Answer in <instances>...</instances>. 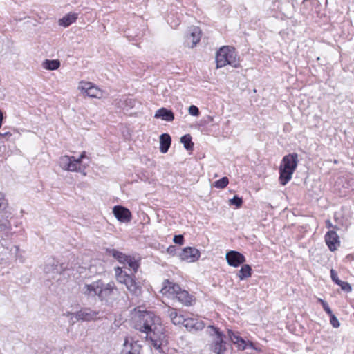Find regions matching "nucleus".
Segmentation results:
<instances>
[{"mask_svg": "<svg viewBox=\"0 0 354 354\" xmlns=\"http://www.w3.org/2000/svg\"><path fill=\"white\" fill-rule=\"evenodd\" d=\"M136 329L146 334L145 338L159 352H162V346L167 344L165 328L161 319L151 311H141L136 315Z\"/></svg>", "mask_w": 354, "mask_h": 354, "instance_id": "obj_1", "label": "nucleus"}, {"mask_svg": "<svg viewBox=\"0 0 354 354\" xmlns=\"http://www.w3.org/2000/svg\"><path fill=\"white\" fill-rule=\"evenodd\" d=\"M81 292L88 297H97L103 304L112 306L120 297V292L113 281L104 283L97 280L80 288Z\"/></svg>", "mask_w": 354, "mask_h": 354, "instance_id": "obj_2", "label": "nucleus"}, {"mask_svg": "<svg viewBox=\"0 0 354 354\" xmlns=\"http://www.w3.org/2000/svg\"><path fill=\"white\" fill-rule=\"evenodd\" d=\"M298 155L292 153L285 156L280 166L279 180L281 185H285L292 178V175L297 168Z\"/></svg>", "mask_w": 354, "mask_h": 354, "instance_id": "obj_3", "label": "nucleus"}, {"mask_svg": "<svg viewBox=\"0 0 354 354\" xmlns=\"http://www.w3.org/2000/svg\"><path fill=\"white\" fill-rule=\"evenodd\" d=\"M216 62L217 68H222L227 64L237 68L239 65L234 48L229 46H223L219 49L216 55Z\"/></svg>", "mask_w": 354, "mask_h": 354, "instance_id": "obj_4", "label": "nucleus"}, {"mask_svg": "<svg viewBox=\"0 0 354 354\" xmlns=\"http://www.w3.org/2000/svg\"><path fill=\"white\" fill-rule=\"evenodd\" d=\"M207 333L211 336L210 350L216 354H223L226 350V342L223 340V335L213 326H209Z\"/></svg>", "mask_w": 354, "mask_h": 354, "instance_id": "obj_5", "label": "nucleus"}, {"mask_svg": "<svg viewBox=\"0 0 354 354\" xmlns=\"http://www.w3.org/2000/svg\"><path fill=\"white\" fill-rule=\"evenodd\" d=\"M59 165L64 169L69 171H78L80 170L79 160L74 156H64L59 159Z\"/></svg>", "mask_w": 354, "mask_h": 354, "instance_id": "obj_6", "label": "nucleus"}, {"mask_svg": "<svg viewBox=\"0 0 354 354\" xmlns=\"http://www.w3.org/2000/svg\"><path fill=\"white\" fill-rule=\"evenodd\" d=\"M3 198V194H0V200ZM8 205L7 203L3 200L0 201V209L3 210L1 218H0V229L1 230H8L11 227V224L10 222V218H12L11 212L6 210Z\"/></svg>", "mask_w": 354, "mask_h": 354, "instance_id": "obj_7", "label": "nucleus"}, {"mask_svg": "<svg viewBox=\"0 0 354 354\" xmlns=\"http://www.w3.org/2000/svg\"><path fill=\"white\" fill-rule=\"evenodd\" d=\"M78 88L90 97L100 98L102 95L101 90L88 82H80Z\"/></svg>", "mask_w": 354, "mask_h": 354, "instance_id": "obj_8", "label": "nucleus"}, {"mask_svg": "<svg viewBox=\"0 0 354 354\" xmlns=\"http://www.w3.org/2000/svg\"><path fill=\"white\" fill-rule=\"evenodd\" d=\"M121 353L122 354H142V348L138 342L126 338Z\"/></svg>", "mask_w": 354, "mask_h": 354, "instance_id": "obj_9", "label": "nucleus"}, {"mask_svg": "<svg viewBox=\"0 0 354 354\" xmlns=\"http://www.w3.org/2000/svg\"><path fill=\"white\" fill-rule=\"evenodd\" d=\"M179 257L182 261L194 262L199 259L200 252L195 248L187 247L182 250Z\"/></svg>", "mask_w": 354, "mask_h": 354, "instance_id": "obj_10", "label": "nucleus"}, {"mask_svg": "<svg viewBox=\"0 0 354 354\" xmlns=\"http://www.w3.org/2000/svg\"><path fill=\"white\" fill-rule=\"evenodd\" d=\"M225 259L227 263L233 267H238L245 261V257L240 252L234 250L227 252Z\"/></svg>", "mask_w": 354, "mask_h": 354, "instance_id": "obj_11", "label": "nucleus"}, {"mask_svg": "<svg viewBox=\"0 0 354 354\" xmlns=\"http://www.w3.org/2000/svg\"><path fill=\"white\" fill-rule=\"evenodd\" d=\"M61 271L62 268L57 261L53 259H49L46 261L44 267L45 274L50 275V277L54 279L55 276L59 274Z\"/></svg>", "mask_w": 354, "mask_h": 354, "instance_id": "obj_12", "label": "nucleus"}, {"mask_svg": "<svg viewBox=\"0 0 354 354\" xmlns=\"http://www.w3.org/2000/svg\"><path fill=\"white\" fill-rule=\"evenodd\" d=\"M113 213L115 217L120 222L127 223L131 221V212L127 208L122 206H115L113 209Z\"/></svg>", "mask_w": 354, "mask_h": 354, "instance_id": "obj_13", "label": "nucleus"}, {"mask_svg": "<svg viewBox=\"0 0 354 354\" xmlns=\"http://www.w3.org/2000/svg\"><path fill=\"white\" fill-rule=\"evenodd\" d=\"M201 30L198 27H194L190 30V33L187 35L185 45L188 48H194L201 39Z\"/></svg>", "mask_w": 354, "mask_h": 354, "instance_id": "obj_14", "label": "nucleus"}, {"mask_svg": "<svg viewBox=\"0 0 354 354\" xmlns=\"http://www.w3.org/2000/svg\"><path fill=\"white\" fill-rule=\"evenodd\" d=\"M325 241L330 251H335L340 245L339 236L336 232L329 231L325 235Z\"/></svg>", "mask_w": 354, "mask_h": 354, "instance_id": "obj_15", "label": "nucleus"}, {"mask_svg": "<svg viewBox=\"0 0 354 354\" xmlns=\"http://www.w3.org/2000/svg\"><path fill=\"white\" fill-rule=\"evenodd\" d=\"M98 314V311L91 310L89 308H82L80 310L77 311L78 318L80 319V321L84 322L95 319Z\"/></svg>", "mask_w": 354, "mask_h": 354, "instance_id": "obj_16", "label": "nucleus"}, {"mask_svg": "<svg viewBox=\"0 0 354 354\" xmlns=\"http://www.w3.org/2000/svg\"><path fill=\"white\" fill-rule=\"evenodd\" d=\"M180 289V287L178 284L173 283L167 280L163 283V287L161 289V292L163 295H168V296H176Z\"/></svg>", "mask_w": 354, "mask_h": 354, "instance_id": "obj_17", "label": "nucleus"}, {"mask_svg": "<svg viewBox=\"0 0 354 354\" xmlns=\"http://www.w3.org/2000/svg\"><path fill=\"white\" fill-rule=\"evenodd\" d=\"M184 326L189 331H198L204 328V323L196 319H186Z\"/></svg>", "mask_w": 354, "mask_h": 354, "instance_id": "obj_18", "label": "nucleus"}, {"mask_svg": "<svg viewBox=\"0 0 354 354\" xmlns=\"http://www.w3.org/2000/svg\"><path fill=\"white\" fill-rule=\"evenodd\" d=\"M126 287L131 294L135 297H139L142 293V288L139 283L137 282L133 277L128 279L126 283Z\"/></svg>", "mask_w": 354, "mask_h": 354, "instance_id": "obj_19", "label": "nucleus"}, {"mask_svg": "<svg viewBox=\"0 0 354 354\" xmlns=\"http://www.w3.org/2000/svg\"><path fill=\"white\" fill-rule=\"evenodd\" d=\"M165 313L169 317L171 321L174 324L184 325L186 319H185L182 315H178L176 309L168 307L165 311Z\"/></svg>", "mask_w": 354, "mask_h": 354, "instance_id": "obj_20", "label": "nucleus"}, {"mask_svg": "<svg viewBox=\"0 0 354 354\" xmlns=\"http://www.w3.org/2000/svg\"><path fill=\"white\" fill-rule=\"evenodd\" d=\"M154 118H161L167 122H171L174 119V114L171 110L166 108H161L156 112Z\"/></svg>", "mask_w": 354, "mask_h": 354, "instance_id": "obj_21", "label": "nucleus"}, {"mask_svg": "<svg viewBox=\"0 0 354 354\" xmlns=\"http://www.w3.org/2000/svg\"><path fill=\"white\" fill-rule=\"evenodd\" d=\"M171 142V136L167 133H162L160 136V150L162 153L168 151Z\"/></svg>", "mask_w": 354, "mask_h": 354, "instance_id": "obj_22", "label": "nucleus"}, {"mask_svg": "<svg viewBox=\"0 0 354 354\" xmlns=\"http://www.w3.org/2000/svg\"><path fill=\"white\" fill-rule=\"evenodd\" d=\"M115 275L117 281L124 285L127 283L128 279H130L132 277L131 275L124 272L120 267L115 268Z\"/></svg>", "mask_w": 354, "mask_h": 354, "instance_id": "obj_23", "label": "nucleus"}, {"mask_svg": "<svg viewBox=\"0 0 354 354\" xmlns=\"http://www.w3.org/2000/svg\"><path fill=\"white\" fill-rule=\"evenodd\" d=\"M77 18V14L69 13L59 20V24L67 27L75 22Z\"/></svg>", "mask_w": 354, "mask_h": 354, "instance_id": "obj_24", "label": "nucleus"}, {"mask_svg": "<svg viewBox=\"0 0 354 354\" xmlns=\"http://www.w3.org/2000/svg\"><path fill=\"white\" fill-rule=\"evenodd\" d=\"M252 275V268L248 265L245 264L242 266L241 268L237 273V277L240 279V280H243L245 279L250 277Z\"/></svg>", "mask_w": 354, "mask_h": 354, "instance_id": "obj_25", "label": "nucleus"}, {"mask_svg": "<svg viewBox=\"0 0 354 354\" xmlns=\"http://www.w3.org/2000/svg\"><path fill=\"white\" fill-rule=\"evenodd\" d=\"M42 66L49 71H53L57 69L60 66V62L58 59L49 60L46 59L43 64Z\"/></svg>", "mask_w": 354, "mask_h": 354, "instance_id": "obj_26", "label": "nucleus"}, {"mask_svg": "<svg viewBox=\"0 0 354 354\" xmlns=\"http://www.w3.org/2000/svg\"><path fill=\"white\" fill-rule=\"evenodd\" d=\"M106 252L117 259L120 263H124L127 256L115 249H106Z\"/></svg>", "mask_w": 354, "mask_h": 354, "instance_id": "obj_27", "label": "nucleus"}, {"mask_svg": "<svg viewBox=\"0 0 354 354\" xmlns=\"http://www.w3.org/2000/svg\"><path fill=\"white\" fill-rule=\"evenodd\" d=\"M176 298L185 304V305H189L191 303V298L189 295V293L185 290H180L176 295Z\"/></svg>", "mask_w": 354, "mask_h": 354, "instance_id": "obj_28", "label": "nucleus"}, {"mask_svg": "<svg viewBox=\"0 0 354 354\" xmlns=\"http://www.w3.org/2000/svg\"><path fill=\"white\" fill-rule=\"evenodd\" d=\"M124 264H127L128 266L131 268L134 272H136L139 268L138 262L131 256H127Z\"/></svg>", "mask_w": 354, "mask_h": 354, "instance_id": "obj_29", "label": "nucleus"}, {"mask_svg": "<svg viewBox=\"0 0 354 354\" xmlns=\"http://www.w3.org/2000/svg\"><path fill=\"white\" fill-rule=\"evenodd\" d=\"M180 141L182 143H183L184 147L187 150L192 149L194 143L192 141V137L189 134L182 136Z\"/></svg>", "mask_w": 354, "mask_h": 354, "instance_id": "obj_30", "label": "nucleus"}, {"mask_svg": "<svg viewBox=\"0 0 354 354\" xmlns=\"http://www.w3.org/2000/svg\"><path fill=\"white\" fill-rule=\"evenodd\" d=\"M214 186L217 188L223 189L229 183V180L227 177H223L214 183Z\"/></svg>", "mask_w": 354, "mask_h": 354, "instance_id": "obj_31", "label": "nucleus"}, {"mask_svg": "<svg viewBox=\"0 0 354 354\" xmlns=\"http://www.w3.org/2000/svg\"><path fill=\"white\" fill-rule=\"evenodd\" d=\"M64 315H66L68 318V321L71 324H74L77 321H80V319H79L77 317V312H76V313L67 312L66 313L64 314Z\"/></svg>", "mask_w": 354, "mask_h": 354, "instance_id": "obj_32", "label": "nucleus"}, {"mask_svg": "<svg viewBox=\"0 0 354 354\" xmlns=\"http://www.w3.org/2000/svg\"><path fill=\"white\" fill-rule=\"evenodd\" d=\"M228 335H229V337H230L231 341L234 344H239V342L243 343V339L241 337H239V335H237L236 334H235L234 333H233L232 331L230 330L228 332Z\"/></svg>", "mask_w": 354, "mask_h": 354, "instance_id": "obj_33", "label": "nucleus"}, {"mask_svg": "<svg viewBox=\"0 0 354 354\" xmlns=\"http://www.w3.org/2000/svg\"><path fill=\"white\" fill-rule=\"evenodd\" d=\"M230 205H235L236 207H239L241 206L243 203V200L241 198L234 196L232 199L230 200Z\"/></svg>", "mask_w": 354, "mask_h": 354, "instance_id": "obj_34", "label": "nucleus"}, {"mask_svg": "<svg viewBox=\"0 0 354 354\" xmlns=\"http://www.w3.org/2000/svg\"><path fill=\"white\" fill-rule=\"evenodd\" d=\"M337 285L341 287L342 290L346 292H350L352 290L351 286L348 282L340 281Z\"/></svg>", "mask_w": 354, "mask_h": 354, "instance_id": "obj_35", "label": "nucleus"}, {"mask_svg": "<svg viewBox=\"0 0 354 354\" xmlns=\"http://www.w3.org/2000/svg\"><path fill=\"white\" fill-rule=\"evenodd\" d=\"M329 316H330V322L331 325L335 328H339L340 326V324H339V320L336 317V316L333 313H332Z\"/></svg>", "mask_w": 354, "mask_h": 354, "instance_id": "obj_36", "label": "nucleus"}, {"mask_svg": "<svg viewBox=\"0 0 354 354\" xmlns=\"http://www.w3.org/2000/svg\"><path fill=\"white\" fill-rule=\"evenodd\" d=\"M189 113L194 116H198L200 114L199 109L197 106L192 105L189 107Z\"/></svg>", "mask_w": 354, "mask_h": 354, "instance_id": "obj_37", "label": "nucleus"}, {"mask_svg": "<svg viewBox=\"0 0 354 354\" xmlns=\"http://www.w3.org/2000/svg\"><path fill=\"white\" fill-rule=\"evenodd\" d=\"M330 277H331V279L332 280L336 283V284H338V283L340 282L341 280L339 279L338 278V276H337V273L336 272V271L333 269H331L330 270Z\"/></svg>", "mask_w": 354, "mask_h": 354, "instance_id": "obj_38", "label": "nucleus"}, {"mask_svg": "<svg viewBox=\"0 0 354 354\" xmlns=\"http://www.w3.org/2000/svg\"><path fill=\"white\" fill-rule=\"evenodd\" d=\"M173 241L176 244L183 245L184 241L183 236L181 234L175 235L173 239Z\"/></svg>", "mask_w": 354, "mask_h": 354, "instance_id": "obj_39", "label": "nucleus"}, {"mask_svg": "<svg viewBox=\"0 0 354 354\" xmlns=\"http://www.w3.org/2000/svg\"><path fill=\"white\" fill-rule=\"evenodd\" d=\"M322 307L328 315H330L333 313V312H332L331 309L330 308V307L328 306L327 302L326 304H324V305H322Z\"/></svg>", "mask_w": 354, "mask_h": 354, "instance_id": "obj_40", "label": "nucleus"}, {"mask_svg": "<svg viewBox=\"0 0 354 354\" xmlns=\"http://www.w3.org/2000/svg\"><path fill=\"white\" fill-rule=\"evenodd\" d=\"M239 348H241V350H244L246 348V342L243 339V343L242 342H239V344H237Z\"/></svg>", "mask_w": 354, "mask_h": 354, "instance_id": "obj_41", "label": "nucleus"}, {"mask_svg": "<svg viewBox=\"0 0 354 354\" xmlns=\"http://www.w3.org/2000/svg\"><path fill=\"white\" fill-rule=\"evenodd\" d=\"M86 158V152H85V151H83V152L81 153V155H80V158H76V160H79V165H80V163H81V162H82V160L83 158Z\"/></svg>", "mask_w": 354, "mask_h": 354, "instance_id": "obj_42", "label": "nucleus"}, {"mask_svg": "<svg viewBox=\"0 0 354 354\" xmlns=\"http://www.w3.org/2000/svg\"><path fill=\"white\" fill-rule=\"evenodd\" d=\"M176 250L175 246H170L167 249V252L170 254L174 252Z\"/></svg>", "mask_w": 354, "mask_h": 354, "instance_id": "obj_43", "label": "nucleus"}, {"mask_svg": "<svg viewBox=\"0 0 354 354\" xmlns=\"http://www.w3.org/2000/svg\"><path fill=\"white\" fill-rule=\"evenodd\" d=\"M2 119H3V114H2V112L0 111V127H1V124H2Z\"/></svg>", "mask_w": 354, "mask_h": 354, "instance_id": "obj_44", "label": "nucleus"}, {"mask_svg": "<svg viewBox=\"0 0 354 354\" xmlns=\"http://www.w3.org/2000/svg\"><path fill=\"white\" fill-rule=\"evenodd\" d=\"M318 301H319L322 305H324V304H326V301H324V300H323L322 299H320V298H319V299H318Z\"/></svg>", "mask_w": 354, "mask_h": 354, "instance_id": "obj_45", "label": "nucleus"}, {"mask_svg": "<svg viewBox=\"0 0 354 354\" xmlns=\"http://www.w3.org/2000/svg\"><path fill=\"white\" fill-rule=\"evenodd\" d=\"M208 120H209V122H213L214 121V118L212 117V116H209L208 117Z\"/></svg>", "mask_w": 354, "mask_h": 354, "instance_id": "obj_46", "label": "nucleus"}, {"mask_svg": "<svg viewBox=\"0 0 354 354\" xmlns=\"http://www.w3.org/2000/svg\"><path fill=\"white\" fill-rule=\"evenodd\" d=\"M327 223H328V225H330V223L329 221H327Z\"/></svg>", "mask_w": 354, "mask_h": 354, "instance_id": "obj_47", "label": "nucleus"}]
</instances>
